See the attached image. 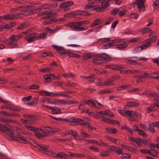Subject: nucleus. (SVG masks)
Masks as SVG:
<instances>
[{"mask_svg":"<svg viewBox=\"0 0 159 159\" xmlns=\"http://www.w3.org/2000/svg\"><path fill=\"white\" fill-rule=\"evenodd\" d=\"M0 130L2 132L4 136L8 139L13 140L22 143L26 141V138L21 135H14L13 130L9 129L7 126L0 125Z\"/></svg>","mask_w":159,"mask_h":159,"instance_id":"f257e3e1","label":"nucleus"},{"mask_svg":"<svg viewBox=\"0 0 159 159\" xmlns=\"http://www.w3.org/2000/svg\"><path fill=\"white\" fill-rule=\"evenodd\" d=\"M101 6L100 7L99 5H88L85 7V9L86 10H89L90 9L92 10H95L98 12H102L104 11V9L108 7L109 4L108 2L105 0H102L101 2Z\"/></svg>","mask_w":159,"mask_h":159,"instance_id":"f03ea898","label":"nucleus"},{"mask_svg":"<svg viewBox=\"0 0 159 159\" xmlns=\"http://www.w3.org/2000/svg\"><path fill=\"white\" fill-rule=\"evenodd\" d=\"M111 60L110 57L106 54H96L93 58V62L97 65L104 63L105 61H108Z\"/></svg>","mask_w":159,"mask_h":159,"instance_id":"7ed1b4c3","label":"nucleus"},{"mask_svg":"<svg viewBox=\"0 0 159 159\" xmlns=\"http://www.w3.org/2000/svg\"><path fill=\"white\" fill-rule=\"evenodd\" d=\"M23 35L19 34L18 35H11L9 39L11 40L10 42H8L7 43V46L9 47H11V48H18L19 47V45L16 43H15L14 42H17L20 38H22Z\"/></svg>","mask_w":159,"mask_h":159,"instance_id":"20e7f679","label":"nucleus"},{"mask_svg":"<svg viewBox=\"0 0 159 159\" xmlns=\"http://www.w3.org/2000/svg\"><path fill=\"white\" fill-rule=\"evenodd\" d=\"M66 25L69 28L71 29V30L76 31H80L86 30L87 29V28H84L83 27L80 26L79 22H73L68 23Z\"/></svg>","mask_w":159,"mask_h":159,"instance_id":"39448f33","label":"nucleus"},{"mask_svg":"<svg viewBox=\"0 0 159 159\" xmlns=\"http://www.w3.org/2000/svg\"><path fill=\"white\" fill-rule=\"evenodd\" d=\"M52 47L56 49L57 52L61 55L68 54L70 57H74L75 53L66 50L63 47L55 45H53Z\"/></svg>","mask_w":159,"mask_h":159,"instance_id":"423d86ee","label":"nucleus"},{"mask_svg":"<svg viewBox=\"0 0 159 159\" xmlns=\"http://www.w3.org/2000/svg\"><path fill=\"white\" fill-rule=\"evenodd\" d=\"M120 78V76L116 75L112 77H111L108 79L106 80L104 83H101L98 85L100 86H107L113 85V82L119 79Z\"/></svg>","mask_w":159,"mask_h":159,"instance_id":"0eeeda50","label":"nucleus"},{"mask_svg":"<svg viewBox=\"0 0 159 159\" xmlns=\"http://www.w3.org/2000/svg\"><path fill=\"white\" fill-rule=\"evenodd\" d=\"M115 43H119V44L116 45V47L119 49H124L126 48L127 45V41L125 39H114Z\"/></svg>","mask_w":159,"mask_h":159,"instance_id":"6e6552de","label":"nucleus"},{"mask_svg":"<svg viewBox=\"0 0 159 159\" xmlns=\"http://www.w3.org/2000/svg\"><path fill=\"white\" fill-rule=\"evenodd\" d=\"M22 13H19L16 15L12 14H8L4 16V19L5 20H15L21 17L22 15Z\"/></svg>","mask_w":159,"mask_h":159,"instance_id":"1a4fd4ad","label":"nucleus"},{"mask_svg":"<svg viewBox=\"0 0 159 159\" xmlns=\"http://www.w3.org/2000/svg\"><path fill=\"white\" fill-rule=\"evenodd\" d=\"M145 0H136V3L138 6L139 11L140 12L145 11L146 7L144 4Z\"/></svg>","mask_w":159,"mask_h":159,"instance_id":"9d476101","label":"nucleus"},{"mask_svg":"<svg viewBox=\"0 0 159 159\" xmlns=\"http://www.w3.org/2000/svg\"><path fill=\"white\" fill-rule=\"evenodd\" d=\"M69 120L70 122L73 123V125H83L84 123V120L80 118L72 117L69 118Z\"/></svg>","mask_w":159,"mask_h":159,"instance_id":"9b49d317","label":"nucleus"},{"mask_svg":"<svg viewBox=\"0 0 159 159\" xmlns=\"http://www.w3.org/2000/svg\"><path fill=\"white\" fill-rule=\"evenodd\" d=\"M86 103L89 105L92 104L96 109L98 110L101 109L103 106V105L96 101L88 100L86 102Z\"/></svg>","mask_w":159,"mask_h":159,"instance_id":"f8f14e48","label":"nucleus"},{"mask_svg":"<svg viewBox=\"0 0 159 159\" xmlns=\"http://www.w3.org/2000/svg\"><path fill=\"white\" fill-rule=\"evenodd\" d=\"M86 103L89 105L92 104L96 109L98 110L101 109L103 106V105L96 101L88 100L86 102Z\"/></svg>","mask_w":159,"mask_h":159,"instance_id":"ddd939ff","label":"nucleus"},{"mask_svg":"<svg viewBox=\"0 0 159 159\" xmlns=\"http://www.w3.org/2000/svg\"><path fill=\"white\" fill-rule=\"evenodd\" d=\"M37 33H34L27 35L25 37V39L26 40L28 43L33 42L34 40V38H36L37 35Z\"/></svg>","mask_w":159,"mask_h":159,"instance_id":"4468645a","label":"nucleus"},{"mask_svg":"<svg viewBox=\"0 0 159 159\" xmlns=\"http://www.w3.org/2000/svg\"><path fill=\"white\" fill-rule=\"evenodd\" d=\"M33 145L38 149L40 150L46 151L49 148V146L48 145H44L43 144H39L37 143L34 142Z\"/></svg>","mask_w":159,"mask_h":159,"instance_id":"2eb2a0df","label":"nucleus"},{"mask_svg":"<svg viewBox=\"0 0 159 159\" xmlns=\"http://www.w3.org/2000/svg\"><path fill=\"white\" fill-rule=\"evenodd\" d=\"M138 60V58L137 57H128L125 59V61L129 64L134 65L137 63Z\"/></svg>","mask_w":159,"mask_h":159,"instance_id":"dca6fc26","label":"nucleus"},{"mask_svg":"<svg viewBox=\"0 0 159 159\" xmlns=\"http://www.w3.org/2000/svg\"><path fill=\"white\" fill-rule=\"evenodd\" d=\"M57 3H52L45 4L42 6L41 8L43 9H50L58 6Z\"/></svg>","mask_w":159,"mask_h":159,"instance_id":"f3484780","label":"nucleus"},{"mask_svg":"<svg viewBox=\"0 0 159 159\" xmlns=\"http://www.w3.org/2000/svg\"><path fill=\"white\" fill-rule=\"evenodd\" d=\"M73 4V2L72 1H66L61 3L59 5V7L66 8L68 7L72 6Z\"/></svg>","mask_w":159,"mask_h":159,"instance_id":"a211bd4d","label":"nucleus"},{"mask_svg":"<svg viewBox=\"0 0 159 159\" xmlns=\"http://www.w3.org/2000/svg\"><path fill=\"white\" fill-rule=\"evenodd\" d=\"M144 44L142 45L139 47L142 50L145 49L150 47L151 45V43L148 39H146L143 41Z\"/></svg>","mask_w":159,"mask_h":159,"instance_id":"6ab92c4d","label":"nucleus"},{"mask_svg":"<svg viewBox=\"0 0 159 159\" xmlns=\"http://www.w3.org/2000/svg\"><path fill=\"white\" fill-rule=\"evenodd\" d=\"M52 100V104L56 105H62L66 104L67 102L66 101H65L63 100L60 99H54Z\"/></svg>","mask_w":159,"mask_h":159,"instance_id":"aec40b11","label":"nucleus"},{"mask_svg":"<svg viewBox=\"0 0 159 159\" xmlns=\"http://www.w3.org/2000/svg\"><path fill=\"white\" fill-rule=\"evenodd\" d=\"M14 120H10L7 118H0V121L4 122L6 123V124L5 125L7 127H10V125L7 123H13L14 122Z\"/></svg>","mask_w":159,"mask_h":159,"instance_id":"412c9836","label":"nucleus"},{"mask_svg":"<svg viewBox=\"0 0 159 159\" xmlns=\"http://www.w3.org/2000/svg\"><path fill=\"white\" fill-rule=\"evenodd\" d=\"M34 134L37 138L39 139H41L47 136L46 133L42 131V132H39L35 133Z\"/></svg>","mask_w":159,"mask_h":159,"instance_id":"4be33fe9","label":"nucleus"},{"mask_svg":"<svg viewBox=\"0 0 159 159\" xmlns=\"http://www.w3.org/2000/svg\"><path fill=\"white\" fill-rule=\"evenodd\" d=\"M139 105V103L135 101L129 102L127 103L125 107H136Z\"/></svg>","mask_w":159,"mask_h":159,"instance_id":"5701e85b","label":"nucleus"},{"mask_svg":"<svg viewBox=\"0 0 159 159\" xmlns=\"http://www.w3.org/2000/svg\"><path fill=\"white\" fill-rule=\"evenodd\" d=\"M129 140L131 142V143L133 144L135 146L137 147H139L141 144L138 143L136 139L131 137L129 139Z\"/></svg>","mask_w":159,"mask_h":159,"instance_id":"b1692460","label":"nucleus"},{"mask_svg":"<svg viewBox=\"0 0 159 159\" xmlns=\"http://www.w3.org/2000/svg\"><path fill=\"white\" fill-rule=\"evenodd\" d=\"M110 38H104L99 39L98 41L96 42V43H97L98 44H101L103 43L108 42L110 41Z\"/></svg>","mask_w":159,"mask_h":159,"instance_id":"393cba45","label":"nucleus"},{"mask_svg":"<svg viewBox=\"0 0 159 159\" xmlns=\"http://www.w3.org/2000/svg\"><path fill=\"white\" fill-rule=\"evenodd\" d=\"M7 107H8V109L13 111H20L21 110L20 108L15 106H7Z\"/></svg>","mask_w":159,"mask_h":159,"instance_id":"a878e982","label":"nucleus"},{"mask_svg":"<svg viewBox=\"0 0 159 159\" xmlns=\"http://www.w3.org/2000/svg\"><path fill=\"white\" fill-rule=\"evenodd\" d=\"M94 57V55L92 54L87 53L84 54L82 57V59L83 60H87Z\"/></svg>","mask_w":159,"mask_h":159,"instance_id":"bb28decb","label":"nucleus"},{"mask_svg":"<svg viewBox=\"0 0 159 159\" xmlns=\"http://www.w3.org/2000/svg\"><path fill=\"white\" fill-rule=\"evenodd\" d=\"M145 95L147 97H154L155 96H158V94L156 93H150L148 90H146L144 91Z\"/></svg>","mask_w":159,"mask_h":159,"instance_id":"cd10ccee","label":"nucleus"},{"mask_svg":"<svg viewBox=\"0 0 159 159\" xmlns=\"http://www.w3.org/2000/svg\"><path fill=\"white\" fill-rule=\"evenodd\" d=\"M40 130L42 132H44L46 133V132L49 133H53L54 131L52 130L50 127H45L43 128L40 129Z\"/></svg>","mask_w":159,"mask_h":159,"instance_id":"c85d7f7f","label":"nucleus"},{"mask_svg":"<svg viewBox=\"0 0 159 159\" xmlns=\"http://www.w3.org/2000/svg\"><path fill=\"white\" fill-rule=\"evenodd\" d=\"M51 110L53 114H60L61 113L60 109L57 107H52Z\"/></svg>","mask_w":159,"mask_h":159,"instance_id":"c756f323","label":"nucleus"},{"mask_svg":"<svg viewBox=\"0 0 159 159\" xmlns=\"http://www.w3.org/2000/svg\"><path fill=\"white\" fill-rule=\"evenodd\" d=\"M131 111L129 110H126L125 111H123L119 110V113L122 116H130V115Z\"/></svg>","mask_w":159,"mask_h":159,"instance_id":"7c9ffc66","label":"nucleus"},{"mask_svg":"<svg viewBox=\"0 0 159 159\" xmlns=\"http://www.w3.org/2000/svg\"><path fill=\"white\" fill-rule=\"evenodd\" d=\"M48 34L47 32H43L40 34L39 35L36 37V39H44L46 38Z\"/></svg>","mask_w":159,"mask_h":159,"instance_id":"2f4dec72","label":"nucleus"},{"mask_svg":"<svg viewBox=\"0 0 159 159\" xmlns=\"http://www.w3.org/2000/svg\"><path fill=\"white\" fill-rule=\"evenodd\" d=\"M94 76L95 75H89V76L91 77L89 79H88V80L85 81V83L86 84H89L94 82L95 81V79L94 78Z\"/></svg>","mask_w":159,"mask_h":159,"instance_id":"473e14b6","label":"nucleus"},{"mask_svg":"<svg viewBox=\"0 0 159 159\" xmlns=\"http://www.w3.org/2000/svg\"><path fill=\"white\" fill-rule=\"evenodd\" d=\"M43 14L44 16L41 18V19L42 20L48 19L52 16L50 12L48 13L47 11H45L44 13H43Z\"/></svg>","mask_w":159,"mask_h":159,"instance_id":"72a5a7b5","label":"nucleus"},{"mask_svg":"<svg viewBox=\"0 0 159 159\" xmlns=\"http://www.w3.org/2000/svg\"><path fill=\"white\" fill-rule=\"evenodd\" d=\"M78 133L76 131L71 136V138L73 139H80V140H83V138H81L80 136L78 134Z\"/></svg>","mask_w":159,"mask_h":159,"instance_id":"f704fd0d","label":"nucleus"},{"mask_svg":"<svg viewBox=\"0 0 159 159\" xmlns=\"http://www.w3.org/2000/svg\"><path fill=\"white\" fill-rule=\"evenodd\" d=\"M115 44L114 40H112L111 42L107 44L102 47L103 49H107L110 47L114 45Z\"/></svg>","mask_w":159,"mask_h":159,"instance_id":"c9c22d12","label":"nucleus"},{"mask_svg":"<svg viewBox=\"0 0 159 159\" xmlns=\"http://www.w3.org/2000/svg\"><path fill=\"white\" fill-rule=\"evenodd\" d=\"M149 154L154 157H156L158 156V152L157 150L151 149L150 150V153Z\"/></svg>","mask_w":159,"mask_h":159,"instance_id":"e433bc0d","label":"nucleus"},{"mask_svg":"<svg viewBox=\"0 0 159 159\" xmlns=\"http://www.w3.org/2000/svg\"><path fill=\"white\" fill-rule=\"evenodd\" d=\"M77 12V15H81L82 16H89L90 14L87 12L85 11H78Z\"/></svg>","mask_w":159,"mask_h":159,"instance_id":"4c0bfd02","label":"nucleus"},{"mask_svg":"<svg viewBox=\"0 0 159 159\" xmlns=\"http://www.w3.org/2000/svg\"><path fill=\"white\" fill-rule=\"evenodd\" d=\"M52 92H49L44 90H42L40 92V94L43 96H50L52 95Z\"/></svg>","mask_w":159,"mask_h":159,"instance_id":"58836bf2","label":"nucleus"},{"mask_svg":"<svg viewBox=\"0 0 159 159\" xmlns=\"http://www.w3.org/2000/svg\"><path fill=\"white\" fill-rule=\"evenodd\" d=\"M23 117L25 118H27L29 119H35L36 116L34 115H28L25 114L23 115Z\"/></svg>","mask_w":159,"mask_h":159,"instance_id":"ea45409f","label":"nucleus"},{"mask_svg":"<svg viewBox=\"0 0 159 159\" xmlns=\"http://www.w3.org/2000/svg\"><path fill=\"white\" fill-rule=\"evenodd\" d=\"M109 151L108 150L103 151L100 153V155L103 157H108L109 155Z\"/></svg>","mask_w":159,"mask_h":159,"instance_id":"a19ab883","label":"nucleus"},{"mask_svg":"<svg viewBox=\"0 0 159 159\" xmlns=\"http://www.w3.org/2000/svg\"><path fill=\"white\" fill-rule=\"evenodd\" d=\"M63 93H64V92L62 91L58 92L56 93L52 92V96L54 97L62 96H63Z\"/></svg>","mask_w":159,"mask_h":159,"instance_id":"79ce46f5","label":"nucleus"},{"mask_svg":"<svg viewBox=\"0 0 159 159\" xmlns=\"http://www.w3.org/2000/svg\"><path fill=\"white\" fill-rule=\"evenodd\" d=\"M66 85L67 87H69L73 88H75L76 86V85L75 83L70 82H67L66 84Z\"/></svg>","mask_w":159,"mask_h":159,"instance_id":"37998d69","label":"nucleus"},{"mask_svg":"<svg viewBox=\"0 0 159 159\" xmlns=\"http://www.w3.org/2000/svg\"><path fill=\"white\" fill-rule=\"evenodd\" d=\"M111 69L113 70H122V68L119 65H111Z\"/></svg>","mask_w":159,"mask_h":159,"instance_id":"c03bdc74","label":"nucleus"},{"mask_svg":"<svg viewBox=\"0 0 159 159\" xmlns=\"http://www.w3.org/2000/svg\"><path fill=\"white\" fill-rule=\"evenodd\" d=\"M149 32H151V33H153V31L151 30L148 27L144 28L141 30V32L142 34H145Z\"/></svg>","mask_w":159,"mask_h":159,"instance_id":"a18cd8bd","label":"nucleus"},{"mask_svg":"<svg viewBox=\"0 0 159 159\" xmlns=\"http://www.w3.org/2000/svg\"><path fill=\"white\" fill-rule=\"evenodd\" d=\"M53 69L51 67H46L44 68H43L39 70L40 72H50L52 71Z\"/></svg>","mask_w":159,"mask_h":159,"instance_id":"49530a36","label":"nucleus"},{"mask_svg":"<svg viewBox=\"0 0 159 159\" xmlns=\"http://www.w3.org/2000/svg\"><path fill=\"white\" fill-rule=\"evenodd\" d=\"M43 78V81L45 82H49L52 80V79L49 75H44Z\"/></svg>","mask_w":159,"mask_h":159,"instance_id":"de8ad7c7","label":"nucleus"},{"mask_svg":"<svg viewBox=\"0 0 159 159\" xmlns=\"http://www.w3.org/2000/svg\"><path fill=\"white\" fill-rule=\"evenodd\" d=\"M99 20L100 19L99 18L96 19L94 20L93 23L90 25V26L91 27H93L94 26L99 24Z\"/></svg>","mask_w":159,"mask_h":159,"instance_id":"09e8293b","label":"nucleus"},{"mask_svg":"<svg viewBox=\"0 0 159 159\" xmlns=\"http://www.w3.org/2000/svg\"><path fill=\"white\" fill-rule=\"evenodd\" d=\"M130 111L131 112H130V116H129L128 119L130 121H134L135 120L136 118L132 115V113H133L134 111Z\"/></svg>","mask_w":159,"mask_h":159,"instance_id":"8fccbe9b","label":"nucleus"},{"mask_svg":"<svg viewBox=\"0 0 159 159\" xmlns=\"http://www.w3.org/2000/svg\"><path fill=\"white\" fill-rule=\"evenodd\" d=\"M28 129L29 130L34 132H37L40 130V129L32 126H28Z\"/></svg>","mask_w":159,"mask_h":159,"instance_id":"3c124183","label":"nucleus"},{"mask_svg":"<svg viewBox=\"0 0 159 159\" xmlns=\"http://www.w3.org/2000/svg\"><path fill=\"white\" fill-rule=\"evenodd\" d=\"M148 129L151 132L154 133L156 131L154 129V128L152 126V125H150V122H148Z\"/></svg>","mask_w":159,"mask_h":159,"instance_id":"603ef678","label":"nucleus"},{"mask_svg":"<svg viewBox=\"0 0 159 159\" xmlns=\"http://www.w3.org/2000/svg\"><path fill=\"white\" fill-rule=\"evenodd\" d=\"M102 0H89L88 2L90 4H97L100 3Z\"/></svg>","mask_w":159,"mask_h":159,"instance_id":"864d4df0","label":"nucleus"},{"mask_svg":"<svg viewBox=\"0 0 159 159\" xmlns=\"http://www.w3.org/2000/svg\"><path fill=\"white\" fill-rule=\"evenodd\" d=\"M52 118L53 119H54L57 120H60L61 121H66L67 122H69V118L67 119H62L61 118H57L56 117H54L51 116Z\"/></svg>","mask_w":159,"mask_h":159,"instance_id":"5fc2aeb1","label":"nucleus"},{"mask_svg":"<svg viewBox=\"0 0 159 159\" xmlns=\"http://www.w3.org/2000/svg\"><path fill=\"white\" fill-rule=\"evenodd\" d=\"M139 38H133L130 40H128L127 41V42L131 43H135L137 42L138 41L139 39Z\"/></svg>","mask_w":159,"mask_h":159,"instance_id":"6e6d98bb","label":"nucleus"},{"mask_svg":"<svg viewBox=\"0 0 159 159\" xmlns=\"http://www.w3.org/2000/svg\"><path fill=\"white\" fill-rule=\"evenodd\" d=\"M63 76L65 77H75V75L72 73H65L62 74Z\"/></svg>","mask_w":159,"mask_h":159,"instance_id":"4d7b16f0","label":"nucleus"},{"mask_svg":"<svg viewBox=\"0 0 159 159\" xmlns=\"http://www.w3.org/2000/svg\"><path fill=\"white\" fill-rule=\"evenodd\" d=\"M39 86L37 84H34L30 85L29 87L30 89L36 90L39 89Z\"/></svg>","mask_w":159,"mask_h":159,"instance_id":"13d9d810","label":"nucleus"},{"mask_svg":"<svg viewBox=\"0 0 159 159\" xmlns=\"http://www.w3.org/2000/svg\"><path fill=\"white\" fill-rule=\"evenodd\" d=\"M85 143L87 144L93 143L96 144L97 143V141L96 140L92 139L90 140H85Z\"/></svg>","mask_w":159,"mask_h":159,"instance_id":"bf43d9fd","label":"nucleus"},{"mask_svg":"<svg viewBox=\"0 0 159 159\" xmlns=\"http://www.w3.org/2000/svg\"><path fill=\"white\" fill-rule=\"evenodd\" d=\"M130 156L128 154L124 153L122 154L121 156L122 159H130Z\"/></svg>","mask_w":159,"mask_h":159,"instance_id":"052dcab7","label":"nucleus"},{"mask_svg":"<svg viewBox=\"0 0 159 159\" xmlns=\"http://www.w3.org/2000/svg\"><path fill=\"white\" fill-rule=\"evenodd\" d=\"M11 28L9 24H8L6 25H3L0 26V29H10Z\"/></svg>","mask_w":159,"mask_h":159,"instance_id":"680f3d73","label":"nucleus"},{"mask_svg":"<svg viewBox=\"0 0 159 159\" xmlns=\"http://www.w3.org/2000/svg\"><path fill=\"white\" fill-rule=\"evenodd\" d=\"M23 7L20 6L15 8H12L10 9V11L12 12H15L16 11H20L22 10L21 9Z\"/></svg>","mask_w":159,"mask_h":159,"instance_id":"e2e57ef3","label":"nucleus"},{"mask_svg":"<svg viewBox=\"0 0 159 159\" xmlns=\"http://www.w3.org/2000/svg\"><path fill=\"white\" fill-rule=\"evenodd\" d=\"M89 22L90 21L88 20L82 21L79 22V24L80 27L83 25L88 24H89Z\"/></svg>","mask_w":159,"mask_h":159,"instance_id":"0e129e2a","label":"nucleus"},{"mask_svg":"<svg viewBox=\"0 0 159 159\" xmlns=\"http://www.w3.org/2000/svg\"><path fill=\"white\" fill-rule=\"evenodd\" d=\"M109 147L111 151L114 152H116V151L117 149L118 148V147L111 145L109 146Z\"/></svg>","mask_w":159,"mask_h":159,"instance_id":"69168bd1","label":"nucleus"},{"mask_svg":"<svg viewBox=\"0 0 159 159\" xmlns=\"http://www.w3.org/2000/svg\"><path fill=\"white\" fill-rule=\"evenodd\" d=\"M64 153L62 152H60L57 154V158H62L64 157Z\"/></svg>","mask_w":159,"mask_h":159,"instance_id":"338daca9","label":"nucleus"},{"mask_svg":"<svg viewBox=\"0 0 159 159\" xmlns=\"http://www.w3.org/2000/svg\"><path fill=\"white\" fill-rule=\"evenodd\" d=\"M0 158L2 159H10L7 155L0 152Z\"/></svg>","mask_w":159,"mask_h":159,"instance_id":"774afa93","label":"nucleus"}]
</instances>
